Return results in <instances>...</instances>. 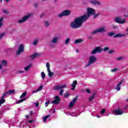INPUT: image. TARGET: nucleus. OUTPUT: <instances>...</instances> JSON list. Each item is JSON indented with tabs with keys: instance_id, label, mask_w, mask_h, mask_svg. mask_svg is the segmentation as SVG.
I'll list each match as a JSON object with an SVG mask.
<instances>
[{
	"instance_id": "393cba45",
	"label": "nucleus",
	"mask_w": 128,
	"mask_h": 128,
	"mask_svg": "<svg viewBox=\"0 0 128 128\" xmlns=\"http://www.w3.org/2000/svg\"><path fill=\"white\" fill-rule=\"evenodd\" d=\"M70 38H67L65 40V44H70Z\"/></svg>"
},
{
	"instance_id": "8fccbe9b",
	"label": "nucleus",
	"mask_w": 128,
	"mask_h": 128,
	"mask_svg": "<svg viewBox=\"0 0 128 128\" xmlns=\"http://www.w3.org/2000/svg\"><path fill=\"white\" fill-rule=\"evenodd\" d=\"M72 84H74V86L78 84V81H76V80L74 81Z\"/></svg>"
},
{
	"instance_id": "7c9ffc66",
	"label": "nucleus",
	"mask_w": 128,
	"mask_h": 128,
	"mask_svg": "<svg viewBox=\"0 0 128 128\" xmlns=\"http://www.w3.org/2000/svg\"><path fill=\"white\" fill-rule=\"evenodd\" d=\"M107 34L109 36H112L114 35V32H108L107 33Z\"/></svg>"
},
{
	"instance_id": "a878e982",
	"label": "nucleus",
	"mask_w": 128,
	"mask_h": 128,
	"mask_svg": "<svg viewBox=\"0 0 128 128\" xmlns=\"http://www.w3.org/2000/svg\"><path fill=\"white\" fill-rule=\"evenodd\" d=\"M38 44V39H36L33 41V46H36Z\"/></svg>"
},
{
	"instance_id": "f704fd0d",
	"label": "nucleus",
	"mask_w": 128,
	"mask_h": 128,
	"mask_svg": "<svg viewBox=\"0 0 128 128\" xmlns=\"http://www.w3.org/2000/svg\"><path fill=\"white\" fill-rule=\"evenodd\" d=\"M42 76V78H46V74H44V72H41Z\"/></svg>"
},
{
	"instance_id": "1a4fd4ad",
	"label": "nucleus",
	"mask_w": 128,
	"mask_h": 128,
	"mask_svg": "<svg viewBox=\"0 0 128 128\" xmlns=\"http://www.w3.org/2000/svg\"><path fill=\"white\" fill-rule=\"evenodd\" d=\"M46 66L47 68V70L48 72V74L50 78L52 77V76H54V72H50V63L47 62L46 64Z\"/></svg>"
},
{
	"instance_id": "4c0bfd02",
	"label": "nucleus",
	"mask_w": 128,
	"mask_h": 128,
	"mask_svg": "<svg viewBox=\"0 0 128 128\" xmlns=\"http://www.w3.org/2000/svg\"><path fill=\"white\" fill-rule=\"evenodd\" d=\"M104 112H106V109L105 108L102 109V110L100 112L101 114H104Z\"/></svg>"
},
{
	"instance_id": "423d86ee",
	"label": "nucleus",
	"mask_w": 128,
	"mask_h": 128,
	"mask_svg": "<svg viewBox=\"0 0 128 128\" xmlns=\"http://www.w3.org/2000/svg\"><path fill=\"white\" fill-rule=\"evenodd\" d=\"M32 16L31 14H28L27 15L25 16L24 17L22 18V20H18V24H22V22H24L27 20H28Z\"/></svg>"
},
{
	"instance_id": "de8ad7c7",
	"label": "nucleus",
	"mask_w": 128,
	"mask_h": 128,
	"mask_svg": "<svg viewBox=\"0 0 128 128\" xmlns=\"http://www.w3.org/2000/svg\"><path fill=\"white\" fill-rule=\"evenodd\" d=\"M85 91L86 92H87L88 94H90V89H86L85 90Z\"/></svg>"
},
{
	"instance_id": "49530a36",
	"label": "nucleus",
	"mask_w": 128,
	"mask_h": 128,
	"mask_svg": "<svg viewBox=\"0 0 128 128\" xmlns=\"http://www.w3.org/2000/svg\"><path fill=\"white\" fill-rule=\"evenodd\" d=\"M4 33L0 34V39L2 38H4Z\"/></svg>"
},
{
	"instance_id": "680f3d73",
	"label": "nucleus",
	"mask_w": 128,
	"mask_h": 128,
	"mask_svg": "<svg viewBox=\"0 0 128 128\" xmlns=\"http://www.w3.org/2000/svg\"><path fill=\"white\" fill-rule=\"evenodd\" d=\"M28 123H30V122H32V120H30L28 122Z\"/></svg>"
},
{
	"instance_id": "774afa93",
	"label": "nucleus",
	"mask_w": 128,
	"mask_h": 128,
	"mask_svg": "<svg viewBox=\"0 0 128 128\" xmlns=\"http://www.w3.org/2000/svg\"><path fill=\"white\" fill-rule=\"evenodd\" d=\"M125 16H126V18H128V15H125Z\"/></svg>"
},
{
	"instance_id": "dca6fc26",
	"label": "nucleus",
	"mask_w": 128,
	"mask_h": 128,
	"mask_svg": "<svg viewBox=\"0 0 128 128\" xmlns=\"http://www.w3.org/2000/svg\"><path fill=\"white\" fill-rule=\"evenodd\" d=\"M36 56H38V53H34L33 55L30 56V58H31V60H34L36 58Z\"/></svg>"
},
{
	"instance_id": "4be33fe9",
	"label": "nucleus",
	"mask_w": 128,
	"mask_h": 128,
	"mask_svg": "<svg viewBox=\"0 0 128 128\" xmlns=\"http://www.w3.org/2000/svg\"><path fill=\"white\" fill-rule=\"evenodd\" d=\"M44 24L45 26L48 27V26H50V22H48V21L45 20L44 22Z\"/></svg>"
},
{
	"instance_id": "69168bd1",
	"label": "nucleus",
	"mask_w": 128,
	"mask_h": 128,
	"mask_svg": "<svg viewBox=\"0 0 128 128\" xmlns=\"http://www.w3.org/2000/svg\"><path fill=\"white\" fill-rule=\"evenodd\" d=\"M43 15H44V14H42V15H41V16H40V18H42V17L43 16Z\"/></svg>"
},
{
	"instance_id": "ea45409f",
	"label": "nucleus",
	"mask_w": 128,
	"mask_h": 128,
	"mask_svg": "<svg viewBox=\"0 0 128 128\" xmlns=\"http://www.w3.org/2000/svg\"><path fill=\"white\" fill-rule=\"evenodd\" d=\"M100 14H94V18H98V16H100Z\"/></svg>"
},
{
	"instance_id": "a18cd8bd",
	"label": "nucleus",
	"mask_w": 128,
	"mask_h": 128,
	"mask_svg": "<svg viewBox=\"0 0 128 128\" xmlns=\"http://www.w3.org/2000/svg\"><path fill=\"white\" fill-rule=\"evenodd\" d=\"M50 100H48V102H47L45 103V106L46 107L48 106V104H50Z\"/></svg>"
},
{
	"instance_id": "338daca9",
	"label": "nucleus",
	"mask_w": 128,
	"mask_h": 128,
	"mask_svg": "<svg viewBox=\"0 0 128 128\" xmlns=\"http://www.w3.org/2000/svg\"><path fill=\"white\" fill-rule=\"evenodd\" d=\"M97 118H100V116H97Z\"/></svg>"
},
{
	"instance_id": "09e8293b",
	"label": "nucleus",
	"mask_w": 128,
	"mask_h": 128,
	"mask_svg": "<svg viewBox=\"0 0 128 128\" xmlns=\"http://www.w3.org/2000/svg\"><path fill=\"white\" fill-rule=\"evenodd\" d=\"M22 72H24V71L22 70H18L17 71V74H22Z\"/></svg>"
},
{
	"instance_id": "5fc2aeb1",
	"label": "nucleus",
	"mask_w": 128,
	"mask_h": 128,
	"mask_svg": "<svg viewBox=\"0 0 128 128\" xmlns=\"http://www.w3.org/2000/svg\"><path fill=\"white\" fill-rule=\"evenodd\" d=\"M38 92V91H36V90H34L32 92V94H36V92Z\"/></svg>"
},
{
	"instance_id": "2f4dec72",
	"label": "nucleus",
	"mask_w": 128,
	"mask_h": 128,
	"mask_svg": "<svg viewBox=\"0 0 128 128\" xmlns=\"http://www.w3.org/2000/svg\"><path fill=\"white\" fill-rule=\"evenodd\" d=\"M4 21V18H0V28L2 26V22Z\"/></svg>"
},
{
	"instance_id": "2eb2a0df",
	"label": "nucleus",
	"mask_w": 128,
	"mask_h": 128,
	"mask_svg": "<svg viewBox=\"0 0 128 128\" xmlns=\"http://www.w3.org/2000/svg\"><path fill=\"white\" fill-rule=\"evenodd\" d=\"M122 82H124V80H120V82L117 84L116 90H120V84H122Z\"/></svg>"
},
{
	"instance_id": "c85d7f7f",
	"label": "nucleus",
	"mask_w": 128,
	"mask_h": 128,
	"mask_svg": "<svg viewBox=\"0 0 128 128\" xmlns=\"http://www.w3.org/2000/svg\"><path fill=\"white\" fill-rule=\"evenodd\" d=\"M44 86L42 85L40 86L36 90V92H40L42 90Z\"/></svg>"
},
{
	"instance_id": "052dcab7",
	"label": "nucleus",
	"mask_w": 128,
	"mask_h": 128,
	"mask_svg": "<svg viewBox=\"0 0 128 128\" xmlns=\"http://www.w3.org/2000/svg\"><path fill=\"white\" fill-rule=\"evenodd\" d=\"M1 68H2V64H0V70H1Z\"/></svg>"
},
{
	"instance_id": "cd10ccee",
	"label": "nucleus",
	"mask_w": 128,
	"mask_h": 128,
	"mask_svg": "<svg viewBox=\"0 0 128 128\" xmlns=\"http://www.w3.org/2000/svg\"><path fill=\"white\" fill-rule=\"evenodd\" d=\"M2 64L4 66H8V62L6 61V60H2Z\"/></svg>"
},
{
	"instance_id": "864d4df0",
	"label": "nucleus",
	"mask_w": 128,
	"mask_h": 128,
	"mask_svg": "<svg viewBox=\"0 0 128 128\" xmlns=\"http://www.w3.org/2000/svg\"><path fill=\"white\" fill-rule=\"evenodd\" d=\"M112 28H114V29H116V26H114V24H112Z\"/></svg>"
},
{
	"instance_id": "a19ab883",
	"label": "nucleus",
	"mask_w": 128,
	"mask_h": 128,
	"mask_svg": "<svg viewBox=\"0 0 128 128\" xmlns=\"http://www.w3.org/2000/svg\"><path fill=\"white\" fill-rule=\"evenodd\" d=\"M8 94V92H6V93H4L1 98H6V96Z\"/></svg>"
},
{
	"instance_id": "3c124183",
	"label": "nucleus",
	"mask_w": 128,
	"mask_h": 128,
	"mask_svg": "<svg viewBox=\"0 0 128 128\" xmlns=\"http://www.w3.org/2000/svg\"><path fill=\"white\" fill-rule=\"evenodd\" d=\"M34 104H35L36 106H38L39 104H40V103L38 102H36V103H34Z\"/></svg>"
},
{
	"instance_id": "79ce46f5",
	"label": "nucleus",
	"mask_w": 128,
	"mask_h": 128,
	"mask_svg": "<svg viewBox=\"0 0 128 128\" xmlns=\"http://www.w3.org/2000/svg\"><path fill=\"white\" fill-rule=\"evenodd\" d=\"M124 58V57H119V58H116V60H118L119 62L121 60H122Z\"/></svg>"
},
{
	"instance_id": "4468645a",
	"label": "nucleus",
	"mask_w": 128,
	"mask_h": 128,
	"mask_svg": "<svg viewBox=\"0 0 128 128\" xmlns=\"http://www.w3.org/2000/svg\"><path fill=\"white\" fill-rule=\"evenodd\" d=\"M90 3L94 4V6H100V2L96 0H91Z\"/></svg>"
},
{
	"instance_id": "e2e57ef3",
	"label": "nucleus",
	"mask_w": 128,
	"mask_h": 128,
	"mask_svg": "<svg viewBox=\"0 0 128 128\" xmlns=\"http://www.w3.org/2000/svg\"><path fill=\"white\" fill-rule=\"evenodd\" d=\"M5 0V2H10V0Z\"/></svg>"
},
{
	"instance_id": "0e129e2a",
	"label": "nucleus",
	"mask_w": 128,
	"mask_h": 128,
	"mask_svg": "<svg viewBox=\"0 0 128 128\" xmlns=\"http://www.w3.org/2000/svg\"><path fill=\"white\" fill-rule=\"evenodd\" d=\"M54 112H56V110L54 109V110L53 111V113L54 114Z\"/></svg>"
},
{
	"instance_id": "c9c22d12",
	"label": "nucleus",
	"mask_w": 128,
	"mask_h": 128,
	"mask_svg": "<svg viewBox=\"0 0 128 128\" xmlns=\"http://www.w3.org/2000/svg\"><path fill=\"white\" fill-rule=\"evenodd\" d=\"M114 50H110L108 51V54H114Z\"/></svg>"
},
{
	"instance_id": "6e6d98bb",
	"label": "nucleus",
	"mask_w": 128,
	"mask_h": 128,
	"mask_svg": "<svg viewBox=\"0 0 128 128\" xmlns=\"http://www.w3.org/2000/svg\"><path fill=\"white\" fill-rule=\"evenodd\" d=\"M34 6L35 8H38V4L36 3L34 4Z\"/></svg>"
},
{
	"instance_id": "58836bf2",
	"label": "nucleus",
	"mask_w": 128,
	"mask_h": 128,
	"mask_svg": "<svg viewBox=\"0 0 128 128\" xmlns=\"http://www.w3.org/2000/svg\"><path fill=\"white\" fill-rule=\"evenodd\" d=\"M62 94H64V90L60 89V95L62 96Z\"/></svg>"
},
{
	"instance_id": "f257e3e1",
	"label": "nucleus",
	"mask_w": 128,
	"mask_h": 128,
	"mask_svg": "<svg viewBox=\"0 0 128 128\" xmlns=\"http://www.w3.org/2000/svg\"><path fill=\"white\" fill-rule=\"evenodd\" d=\"M96 14V10L90 8L87 9V15L84 14L78 18H76L75 20L70 23V28H80L82 26V24L86 22L90 16H94Z\"/></svg>"
},
{
	"instance_id": "f03ea898",
	"label": "nucleus",
	"mask_w": 128,
	"mask_h": 128,
	"mask_svg": "<svg viewBox=\"0 0 128 128\" xmlns=\"http://www.w3.org/2000/svg\"><path fill=\"white\" fill-rule=\"evenodd\" d=\"M108 50H110V48L108 46H106L104 48H100V47L98 46L93 49L91 54H96V52H98V54H100V52H102V51L108 52Z\"/></svg>"
},
{
	"instance_id": "13d9d810",
	"label": "nucleus",
	"mask_w": 128,
	"mask_h": 128,
	"mask_svg": "<svg viewBox=\"0 0 128 128\" xmlns=\"http://www.w3.org/2000/svg\"><path fill=\"white\" fill-rule=\"evenodd\" d=\"M26 118H29L30 116H28V115H26Z\"/></svg>"
},
{
	"instance_id": "603ef678",
	"label": "nucleus",
	"mask_w": 128,
	"mask_h": 128,
	"mask_svg": "<svg viewBox=\"0 0 128 128\" xmlns=\"http://www.w3.org/2000/svg\"><path fill=\"white\" fill-rule=\"evenodd\" d=\"M30 116H32V114H34V112L30 111Z\"/></svg>"
},
{
	"instance_id": "a211bd4d",
	"label": "nucleus",
	"mask_w": 128,
	"mask_h": 128,
	"mask_svg": "<svg viewBox=\"0 0 128 128\" xmlns=\"http://www.w3.org/2000/svg\"><path fill=\"white\" fill-rule=\"evenodd\" d=\"M58 38L56 37L54 38L52 40V44H58Z\"/></svg>"
},
{
	"instance_id": "72a5a7b5",
	"label": "nucleus",
	"mask_w": 128,
	"mask_h": 128,
	"mask_svg": "<svg viewBox=\"0 0 128 128\" xmlns=\"http://www.w3.org/2000/svg\"><path fill=\"white\" fill-rule=\"evenodd\" d=\"M78 96H76V98H74L73 100H72V102L74 104H76V102L77 100H78Z\"/></svg>"
},
{
	"instance_id": "37998d69",
	"label": "nucleus",
	"mask_w": 128,
	"mask_h": 128,
	"mask_svg": "<svg viewBox=\"0 0 128 128\" xmlns=\"http://www.w3.org/2000/svg\"><path fill=\"white\" fill-rule=\"evenodd\" d=\"M118 70V68H115L114 69H112L111 70L112 72H116Z\"/></svg>"
},
{
	"instance_id": "bb28decb",
	"label": "nucleus",
	"mask_w": 128,
	"mask_h": 128,
	"mask_svg": "<svg viewBox=\"0 0 128 128\" xmlns=\"http://www.w3.org/2000/svg\"><path fill=\"white\" fill-rule=\"evenodd\" d=\"M26 91L23 92L22 94L20 96V98H22L24 97L25 96H26Z\"/></svg>"
},
{
	"instance_id": "f3484780",
	"label": "nucleus",
	"mask_w": 128,
	"mask_h": 128,
	"mask_svg": "<svg viewBox=\"0 0 128 128\" xmlns=\"http://www.w3.org/2000/svg\"><path fill=\"white\" fill-rule=\"evenodd\" d=\"M84 42L82 39H77L75 40L74 44H81V42Z\"/></svg>"
},
{
	"instance_id": "20e7f679",
	"label": "nucleus",
	"mask_w": 128,
	"mask_h": 128,
	"mask_svg": "<svg viewBox=\"0 0 128 128\" xmlns=\"http://www.w3.org/2000/svg\"><path fill=\"white\" fill-rule=\"evenodd\" d=\"M106 32V28L104 26H102L101 28L96 29V30H94L93 32H91L92 34H96L98 33H101L102 34L104 32Z\"/></svg>"
},
{
	"instance_id": "5701e85b",
	"label": "nucleus",
	"mask_w": 128,
	"mask_h": 128,
	"mask_svg": "<svg viewBox=\"0 0 128 128\" xmlns=\"http://www.w3.org/2000/svg\"><path fill=\"white\" fill-rule=\"evenodd\" d=\"M24 100H26V98H24L23 99L18 100L16 102V104H20V102H24Z\"/></svg>"
},
{
	"instance_id": "e433bc0d",
	"label": "nucleus",
	"mask_w": 128,
	"mask_h": 128,
	"mask_svg": "<svg viewBox=\"0 0 128 128\" xmlns=\"http://www.w3.org/2000/svg\"><path fill=\"white\" fill-rule=\"evenodd\" d=\"M71 86H72V88H71L72 90H76V85H74V84H72Z\"/></svg>"
},
{
	"instance_id": "4d7b16f0",
	"label": "nucleus",
	"mask_w": 128,
	"mask_h": 128,
	"mask_svg": "<svg viewBox=\"0 0 128 128\" xmlns=\"http://www.w3.org/2000/svg\"><path fill=\"white\" fill-rule=\"evenodd\" d=\"M92 36H90L88 38V40H92Z\"/></svg>"
},
{
	"instance_id": "c756f323",
	"label": "nucleus",
	"mask_w": 128,
	"mask_h": 128,
	"mask_svg": "<svg viewBox=\"0 0 128 128\" xmlns=\"http://www.w3.org/2000/svg\"><path fill=\"white\" fill-rule=\"evenodd\" d=\"M2 99L0 100V106H2V104H4L6 102V100L4 98H1Z\"/></svg>"
},
{
	"instance_id": "412c9836",
	"label": "nucleus",
	"mask_w": 128,
	"mask_h": 128,
	"mask_svg": "<svg viewBox=\"0 0 128 128\" xmlns=\"http://www.w3.org/2000/svg\"><path fill=\"white\" fill-rule=\"evenodd\" d=\"M96 96V94L94 93L92 96L90 98H89V102H92L94 98V96Z\"/></svg>"
},
{
	"instance_id": "6e6552de",
	"label": "nucleus",
	"mask_w": 128,
	"mask_h": 128,
	"mask_svg": "<svg viewBox=\"0 0 128 128\" xmlns=\"http://www.w3.org/2000/svg\"><path fill=\"white\" fill-rule=\"evenodd\" d=\"M24 52V47L22 44H21L17 51V54L18 56L20 54H22V52Z\"/></svg>"
},
{
	"instance_id": "f8f14e48",
	"label": "nucleus",
	"mask_w": 128,
	"mask_h": 128,
	"mask_svg": "<svg viewBox=\"0 0 128 128\" xmlns=\"http://www.w3.org/2000/svg\"><path fill=\"white\" fill-rule=\"evenodd\" d=\"M113 113L116 114L117 116H120V114H124V111L122 110V108H118L116 110L113 111Z\"/></svg>"
},
{
	"instance_id": "473e14b6",
	"label": "nucleus",
	"mask_w": 128,
	"mask_h": 128,
	"mask_svg": "<svg viewBox=\"0 0 128 128\" xmlns=\"http://www.w3.org/2000/svg\"><path fill=\"white\" fill-rule=\"evenodd\" d=\"M74 103L72 102H70V104H69V108H74Z\"/></svg>"
},
{
	"instance_id": "0eeeda50",
	"label": "nucleus",
	"mask_w": 128,
	"mask_h": 128,
	"mask_svg": "<svg viewBox=\"0 0 128 128\" xmlns=\"http://www.w3.org/2000/svg\"><path fill=\"white\" fill-rule=\"evenodd\" d=\"M115 22L118 24H122L126 22L124 19H122V17H116L114 20Z\"/></svg>"
},
{
	"instance_id": "aec40b11",
	"label": "nucleus",
	"mask_w": 128,
	"mask_h": 128,
	"mask_svg": "<svg viewBox=\"0 0 128 128\" xmlns=\"http://www.w3.org/2000/svg\"><path fill=\"white\" fill-rule=\"evenodd\" d=\"M32 65L31 64H29L28 66L25 67L24 70H26V72H28V70L32 68Z\"/></svg>"
},
{
	"instance_id": "bf43d9fd",
	"label": "nucleus",
	"mask_w": 128,
	"mask_h": 128,
	"mask_svg": "<svg viewBox=\"0 0 128 128\" xmlns=\"http://www.w3.org/2000/svg\"><path fill=\"white\" fill-rule=\"evenodd\" d=\"M3 12H4V14H8V12H6V10H4Z\"/></svg>"
},
{
	"instance_id": "39448f33",
	"label": "nucleus",
	"mask_w": 128,
	"mask_h": 128,
	"mask_svg": "<svg viewBox=\"0 0 128 128\" xmlns=\"http://www.w3.org/2000/svg\"><path fill=\"white\" fill-rule=\"evenodd\" d=\"M72 14V12L70 10H64L62 12L58 14V18H62V16H68Z\"/></svg>"
},
{
	"instance_id": "c03bdc74",
	"label": "nucleus",
	"mask_w": 128,
	"mask_h": 128,
	"mask_svg": "<svg viewBox=\"0 0 128 128\" xmlns=\"http://www.w3.org/2000/svg\"><path fill=\"white\" fill-rule=\"evenodd\" d=\"M64 98H68V96H70V92H67L66 93L64 96Z\"/></svg>"
},
{
	"instance_id": "ddd939ff",
	"label": "nucleus",
	"mask_w": 128,
	"mask_h": 128,
	"mask_svg": "<svg viewBox=\"0 0 128 128\" xmlns=\"http://www.w3.org/2000/svg\"><path fill=\"white\" fill-rule=\"evenodd\" d=\"M126 34H118L114 36V38H124Z\"/></svg>"
},
{
	"instance_id": "9b49d317",
	"label": "nucleus",
	"mask_w": 128,
	"mask_h": 128,
	"mask_svg": "<svg viewBox=\"0 0 128 128\" xmlns=\"http://www.w3.org/2000/svg\"><path fill=\"white\" fill-rule=\"evenodd\" d=\"M60 102V97H58V96H55L54 100L52 102V104H58Z\"/></svg>"
},
{
	"instance_id": "b1692460",
	"label": "nucleus",
	"mask_w": 128,
	"mask_h": 128,
	"mask_svg": "<svg viewBox=\"0 0 128 128\" xmlns=\"http://www.w3.org/2000/svg\"><path fill=\"white\" fill-rule=\"evenodd\" d=\"M14 92L16 90H10L9 91L7 92L8 94H14Z\"/></svg>"
},
{
	"instance_id": "7ed1b4c3",
	"label": "nucleus",
	"mask_w": 128,
	"mask_h": 128,
	"mask_svg": "<svg viewBox=\"0 0 128 128\" xmlns=\"http://www.w3.org/2000/svg\"><path fill=\"white\" fill-rule=\"evenodd\" d=\"M96 56H90L88 64L85 66L84 68H88V66H90L92 64L96 62Z\"/></svg>"
},
{
	"instance_id": "9d476101",
	"label": "nucleus",
	"mask_w": 128,
	"mask_h": 128,
	"mask_svg": "<svg viewBox=\"0 0 128 128\" xmlns=\"http://www.w3.org/2000/svg\"><path fill=\"white\" fill-rule=\"evenodd\" d=\"M66 87V85H62V86H60V85H58L56 86H54L53 88V90H62V88H64Z\"/></svg>"
},
{
	"instance_id": "6ab92c4d",
	"label": "nucleus",
	"mask_w": 128,
	"mask_h": 128,
	"mask_svg": "<svg viewBox=\"0 0 128 128\" xmlns=\"http://www.w3.org/2000/svg\"><path fill=\"white\" fill-rule=\"evenodd\" d=\"M50 117V115H47L44 117H43V122H46V120H48V118Z\"/></svg>"
}]
</instances>
